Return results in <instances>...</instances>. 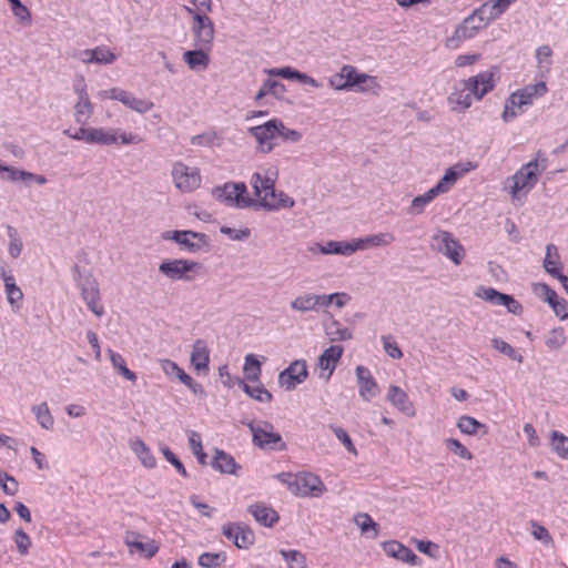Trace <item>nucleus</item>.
Returning <instances> with one entry per match:
<instances>
[{"label": "nucleus", "mask_w": 568, "mask_h": 568, "mask_svg": "<svg viewBox=\"0 0 568 568\" xmlns=\"http://www.w3.org/2000/svg\"><path fill=\"white\" fill-rule=\"evenodd\" d=\"M551 55L552 50L549 45H540L536 50V59L538 62V68L541 70L542 74L549 73L551 69Z\"/></svg>", "instance_id": "4d7b16f0"}, {"label": "nucleus", "mask_w": 568, "mask_h": 568, "mask_svg": "<svg viewBox=\"0 0 568 568\" xmlns=\"http://www.w3.org/2000/svg\"><path fill=\"white\" fill-rule=\"evenodd\" d=\"M445 445L449 452L454 453L463 459L471 460L474 457L470 450L456 438H446Z\"/></svg>", "instance_id": "bf43d9fd"}, {"label": "nucleus", "mask_w": 568, "mask_h": 568, "mask_svg": "<svg viewBox=\"0 0 568 568\" xmlns=\"http://www.w3.org/2000/svg\"><path fill=\"white\" fill-rule=\"evenodd\" d=\"M211 466L214 470L229 475H237V471L241 469V466L231 454L219 448L214 450Z\"/></svg>", "instance_id": "c85d7f7f"}, {"label": "nucleus", "mask_w": 568, "mask_h": 568, "mask_svg": "<svg viewBox=\"0 0 568 568\" xmlns=\"http://www.w3.org/2000/svg\"><path fill=\"white\" fill-rule=\"evenodd\" d=\"M355 372H356L359 396L364 400L371 402V399L374 398L378 394L377 382L373 377L371 371L363 365H358L356 367Z\"/></svg>", "instance_id": "393cba45"}, {"label": "nucleus", "mask_w": 568, "mask_h": 568, "mask_svg": "<svg viewBox=\"0 0 568 568\" xmlns=\"http://www.w3.org/2000/svg\"><path fill=\"white\" fill-rule=\"evenodd\" d=\"M108 354L112 363V366L118 371V373L123 378L132 383H135L138 379L136 374L128 368L124 357L120 353H116L111 348L108 349Z\"/></svg>", "instance_id": "c03bdc74"}, {"label": "nucleus", "mask_w": 568, "mask_h": 568, "mask_svg": "<svg viewBox=\"0 0 568 568\" xmlns=\"http://www.w3.org/2000/svg\"><path fill=\"white\" fill-rule=\"evenodd\" d=\"M248 132L256 139L261 150L268 153L273 150L271 140L277 136V119H272L264 124L252 126L248 129Z\"/></svg>", "instance_id": "412c9836"}, {"label": "nucleus", "mask_w": 568, "mask_h": 568, "mask_svg": "<svg viewBox=\"0 0 568 568\" xmlns=\"http://www.w3.org/2000/svg\"><path fill=\"white\" fill-rule=\"evenodd\" d=\"M439 194H442L440 191L436 190V186H433L424 194L415 196L408 207V213L412 215L422 214L425 207Z\"/></svg>", "instance_id": "a19ab883"}, {"label": "nucleus", "mask_w": 568, "mask_h": 568, "mask_svg": "<svg viewBox=\"0 0 568 568\" xmlns=\"http://www.w3.org/2000/svg\"><path fill=\"white\" fill-rule=\"evenodd\" d=\"M247 511L264 527H273L280 520L277 511L263 503L251 505Z\"/></svg>", "instance_id": "c756f323"}, {"label": "nucleus", "mask_w": 568, "mask_h": 568, "mask_svg": "<svg viewBox=\"0 0 568 568\" xmlns=\"http://www.w3.org/2000/svg\"><path fill=\"white\" fill-rule=\"evenodd\" d=\"M163 239L174 241L189 253L207 251L210 247V239L205 233L191 230L168 231L163 234Z\"/></svg>", "instance_id": "f8f14e48"}, {"label": "nucleus", "mask_w": 568, "mask_h": 568, "mask_svg": "<svg viewBox=\"0 0 568 568\" xmlns=\"http://www.w3.org/2000/svg\"><path fill=\"white\" fill-rule=\"evenodd\" d=\"M93 114V105L89 98L78 99L74 105V120L81 125H85Z\"/></svg>", "instance_id": "8fccbe9b"}, {"label": "nucleus", "mask_w": 568, "mask_h": 568, "mask_svg": "<svg viewBox=\"0 0 568 568\" xmlns=\"http://www.w3.org/2000/svg\"><path fill=\"white\" fill-rule=\"evenodd\" d=\"M548 92L546 82L539 81L534 84H527L521 89L514 91L506 100L501 119L510 122L520 115L523 108L532 105L537 98L544 97Z\"/></svg>", "instance_id": "7ed1b4c3"}, {"label": "nucleus", "mask_w": 568, "mask_h": 568, "mask_svg": "<svg viewBox=\"0 0 568 568\" xmlns=\"http://www.w3.org/2000/svg\"><path fill=\"white\" fill-rule=\"evenodd\" d=\"M90 144L112 145L118 144V131L115 129L92 128L89 135Z\"/></svg>", "instance_id": "58836bf2"}, {"label": "nucleus", "mask_w": 568, "mask_h": 568, "mask_svg": "<svg viewBox=\"0 0 568 568\" xmlns=\"http://www.w3.org/2000/svg\"><path fill=\"white\" fill-rule=\"evenodd\" d=\"M199 266L195 261L175 258L163 261L159 265V271L171 281H192L193 277L189 273Z\"/></svg>", "instance_id": "4468645a"}, {"label": "nucleus", "mask_w": 568, "mask_h": 568, "mask_svg": "<svg viewBox=\"0 0 568 568\" xmlns=\"http://www.w3.org/2000/svg\"><path fill=\"white\" fill-rule=\"evenodd\" d=\"M474 94L470 92V87L467 85L466 80H462L454 87L447 101L453 111L465 112L471 106Z\"/></svg>", "instance_id": "4be33fe9"}, {"label": "nucleus", "mask_w": 568, "mask_h": 568, "mask_svg": "<svg viewBox=\"0 0 568 568\" xmlns=\"http://www.w3.org/2000/svg\"><path fill=\"white\" fill-rule=\"evenodd\" d=\"M476 296L491 303L493 305H503L511 314L520 315L523 313V305L511 295L500 293L493 287H479Z\"/></svg>", "instance_id": "a211bd4d"}, {"label": "nucleus", "mask_w": 568, "mask_h": 568, "mask_svg": "<svg viewBox=\"0 0 568 568\" xmlns=\"http://www.w3.org/2000/svg\"><path fill=\"white\" fill-rule=\"evenodd\" d=\"M551 448L562 459L568 457V437L558 430L550 434Z\"/></svg>", "instance_id": "5fc2aeb1"}, {"label": "nucleus", "mask_w": 568, "mask_h": 568, "mask_svg": "<svg viewBox=\"0 0 568 568\" xmlns=\"http://www.w3.org/2000/svg\"><path fill=\"white\" fill-rule=\"evenodd\" d=\"M387 400L400 413L414 417L416 410L407 393L399 386L390 385L387 390Z\"/></svg>", "instance_id": "cd10ccee"}, {"label": "nucleus", "mask_w": 568, "mask_h": 568, "mask_svg": "<svg viewBox=\"0 0 568 568\" xmlns=\"http://www.w3.org/2000/svg\"><path fill=\"white\" fill-rule=\"evenodd\" d=\"M548 168V159L541 151L524 164L514 175L506 180V189L511 199H518L520 193L527 195L538 183L540 174Z\"/></svg>", "instance_id": "f03ea898"}, {"label": "nucleus", "mask_w": 568, "mask_h": 568, "mask_svg": "<svg viewBox=\"0 0 568 568\" xmlns=\"http://www.w3.org/2000/svg\"><path fill=\"white\" fill-rule=\"evenodd\" d=\"M276 178L277 172L271 170L255 172L252 175L251 184L258 199V205L270 211L293 207L295 202L292 197L284 192H276Z\"/></svg>", "instance_id": "f257e3e1"}, {"label": "nucleus", "mask_w": 568, "mask_h": 568, "mask_svg": "<svg viewBox=\"0 0 568 568\" xmlns=\"http://www.w3.org/2000/svg\"><path fill=\"white\" fill-rule=\"evenodd\" d=\"M210 364V352L204 341L196 339L192 346L191 365L197 373L207 372Z\"/></svg>", "instance_id": "2f4dec72"}, {"label": "nucleus", "mask_w": 568, "mask_h": 568, "mask_svg": "<svg viewBox=\"0 0 568 568\" xmlns=\"http://www.w3.org/2000/svg\"><path fill=\"white\" fill-rule=\"evenodd\" d=\"M344 353V347L341 345H332L323 351L317 361V366L322 373L320 377L328 381L337 367Z\"/></svg>", "instance_id": "aec40b11"}, {"label": "nucleus", "mask_w": 568, "mask_h": 568, "mask_svg": "<svg viewBox=\"0 0 568 568\" xmlns=\"http://www.w3.org/2000/svg\"><path fill=\"white\" fill-rule=\"evenodd\" d=\"M323 306L328 307L332 304L336 305L338 308L344 307L348 301L351 300V296L345 292H336L332 294H323Z\"/></svg>", "instance_id": "052dcab7"}, {"label": "nucleus", "mask_w": 568, "mask_h": 568, "mask_svg": "<svg viewBox=\"0 0 568 568\" xmlns=\"http://www.w3.org/2000/svg\"><path fill=\"white\" fill-rule=\"evenodd\" d=\"M323 294L307 293L295 297L290 306L293 311L305 313L311 311H318L323 306Z\"/></svg>", "instance_id": "7c9ffc66"}, {"label": "nucleus", "mask_w": 568, "mask_h": 568, "mask_svg": "<svg viewBox=\"0 0 568 568\" xmlns=\"http://www.w3.org/2000/svg\"><path fill=\"white\" fill-rule=\"evenodd\" d=\"M0 277L4 284V293L8 303L12 308L19 310L23 300V292L17 285L13 274L7 270L4 264H0Z\"/></svg>", "instance_id": "a878e982"}, {"label": "nucleus", "mask_w": 568, "mask_h": 568, "mask_svg": "<svg viewBox=\"0 0 568 568\" xmlns=\"http://www.w3.org/2000/svg\"><path fill=\"white\" fill-rule=\"evenodd\" d=\"M278 478L287 485L291 493L300 497H321L326 491L321 477L313 473L280 474Z\"/></svg>", "instance_id": "39448f33"}, {"label": "nucleus", "mask_w": 568, "mask_h": 568, "mask_svg": "<svg viewBox=\"0 0 568 568\" xmlns=\"http://www.w3.org/2000/svg\"><path fill=\"white\" fill-rule=\"evenodd\" d=\"M456 426L462 434L468 436H485L489 433V428L486 424L480 423L475 417H471L469 415L460 416L457 419Z\"/></svg>", "instance_id": "72a5a7b5"}, {"label": "nucleus", "mask_w": 568, "mask_h": 568, "mask_svg": "<svg viewBox=\"0 0 568 568\" xmlns=\"http://www.w3.org/2000/svg\"><path fill=\"white\" fill-rule=\"evenodd\" d=\"M286 92L284 83L274 79H267L255 95V101L260 102L266 95H273L276 99H282Z\"/></svg>", "instance_id": "79ce46f5"}, {"label": "nucleus", "mask_w": 568, "mask_h": 568, "mask_svg": "<svg viewBox=\"0 0 568 568\" xmlns=\"http://www.w3.org/2000/svg\"><path fill=\"white\" fill-rule=\"evenodd\" d=\"M73 280L80 291L81 297L87 307L98 317L105 314V308L101 302V292L98 280L92 272L82 271L78 264L72 267Z\"/></svg>", "instance_id": "20e7f679"}, {"label": "nucleus", "mask_w": 568, "mask_h": 568, "mask_svg": "<svg viewBox=\"0 0 568 568\" xmlns=\"http://www.w3.org/2000/svg\"><path fill=\"white\" fill-rule=\"evenodd\" d=\"M226 556L224 552H203L199 557V565L203 568H216L225 561Z\"/></svg>", "instance_id": "13d9d810"}, {"label": "nucleus", "mask_w": 568, "mask_h": 568, "mask_svg": "<svg viewBox=\"0 0 568 568\" xmlns=\"http://www.w3.org/2000/svg\"><path fill=\"white\" fill-rule=\"evenodd\" d=\"M83 63L111 64L116 60V54L106 45H98L93 49H85L75 55Z\"/></svg>", "instance_id": "bb28decb"}, {"label": "nucleus", "mask_w": 568, "mask_h": 568, "mask_svg": "<svg viewBox=\"0 0 568 568\" xmlns=\"http://www.w3.org/2000/svg\"><path fill=\"white\" fill-rule=\"evenodd\" d=\"M14 542L17 545L18 551L20 555L24 556L29 552V549L32 545L31 538L29 535L22 529H18L14 532Z\"/></svg>", "instance_id": "338daca9"}, {"label": "nucleus", "mask_w": 568, "mask_h": 568, "mask_svg": "<svg viewBox=\"0 0 568 568\" xmlns=\"http://www.w3.org/2000/svg\"><path fill=\"white\" fill-rule=\"evenodd\" d=\"M491 346L514 362L519 364L524 362V356L520 352L499 337H494L491 339Z\"/></svg>", "instance_id": "3c124183"}, {"label": "nucleus", "mask_w": 568, "mask_h": 568, "mask_svg": "<svg viewBox=\"0 0 568 568\" xmlns=\"http://www.w3.org/2000/svg\"><path fill=\"white\" fill-rule=\"evenodd\" d=\"M140 537V534L129 531L125 535L124 542L131 549V551L134 549L141 554H144L146 558H152L153 556H155L156 552L159 551V546L156 545V542L154 540L143 542L139 540Z\"/></svg>", "instance_id": "473e14b6"}, {"label": "nucleus", "mask_w": 568, "mask_h": 568, "mask_svg": "<svg viewBox=\"0 0 568 568\" xmlns=\"http://www.w3.org/2000/svg\"><path fill=\"white\" fill-rule=\"evenodd\" d=\"M382 547L388 557L410 564L412 566H419L422 562L420 558L410 548L397 540L385 541Z\"/></svg>", "instance_id": "5701e85b"}, {"label": "nucleus", "mask_w": 568, "mask_h": 568, "mask_svg": "<svg viewBox=\"0 0 568 568\" xmlns=\"http://www.w3.org/2000/svg\"><path fill=\"white\" fill-rule=\"evenodd\" d=\"M244 381L260 382L262 375V363L255 354H247L244 358Z\"/></svg>", "instance_id": "37998d69"}, {"label": "nucleus", "mask_w": 568, "mask_h": 568, "mask_svg": "<svg viewBox=\"0 0 568 568\" xmlns=\"http://www.w3.org/2000/svg\"><path fill=\"white\" fill-rule=\"evenodd\" d=\"M354 521L361 528L362 532H367L373 529L375 531L374 537L378 534V525L373 520V518L366 513H359L355 515Z\"/></svg>", "instance_id": "680f3d73"}, {"label": "nucleus", "mask_w": 568, "mask_h": 568, "mask_svg": "<svg viewBox=\"0 0 568 568\" xmlns=\"http://www.w3.org/2000/svg\"><path fill=\"white\" fill-rule=\"evenodd\" d=\"M186 12L192 17V33L195 48L212 49L215 28L213 20L203 12L191 10V7H185Z\"/></svg>", "instance_id": "1a4fd4ad"}, {"label": "nucleus", "mask_w": 568, "mask_h": 568, "mask_svg": "<svg viewBox=\"0 0 568 568\" xmlns=\"http://www.w3.org/2000/svg\"><path fill=\"white\" fill-rule=\"evenodd\" d=\"M566 343L567 335L562 326L554 327L545 337V345L550 352L560 349Z\"/></svg>", "instance_id": "49530a36"}, {"label": "nucleus", "mask_w": 568, "mask_h": 568, "mask_svg": "<svg viewBox=\"0 0 568 568\" xmlns=\"http://www.w3.org/2000/svg\"><path fill=\"white\" fill-rule=\"evenodd\" d=\"M382 343L384 351L394 359H399L403 357V352L399 348L397 342L392 335H383Z\"/></svg>", "instance_id": "0e129e2a"}, {"label": "nucleus", "mask_w": 568, "mask_h": 568, "mask_svg": "<svg viewBox=\"0 0 568 568\" xmlns=\"http://www.w3.org/2000/svg\"><path fill=\"white\" fill-rule=\"evenodd\" d=\"M212 195L230 207L246 209L255 204L244 182H226L213 187Z\"/></svg>", "instance_id": "423d86ee"}, {"label": "nucleus", "mask_w": 568, "mask_h": 568, "mask_svg": "<svg viewBox=\"0 0 568 568\" xmlns=\"http://www.w3.org/2000/svg\"><path fill=\"white\" fill-rule=\"evenodd\" d=\"M243 424L252 433V442L254 446L266 449L282 452L286 449V444L280 433L274 430L272 423L264 420L256 424L253 420L243 422Z\"/></svg>", "instance_id": "0eeeda50"}, {"label": "nucleus", "mask_w": 568, "mask_h": 568, "mask_svg": "<svg viewBox=\"0 0 568 568\" xmlns=\"http://www.w3.org/2000/svg\"><path fill=\"white\" fill-rule=\"evenodd\" d=\"M325 332L332 342H344L353 337L352 331L336 320L326 326Z\"/></svg>", "instance_id": "09e8293b"}, {"label": "nucleus", "mask_w": 568, "mask_h": 568, "mask_svg": "<svg viewBox=\"0 0 568 568\" xmlns=\"http://www.w3.org/2000/svg\"><path fill=\"white\" fill-rule=\"evenodd\" d=\"M32 413L36 416L38 424L45 430H51L54 427V418L50 412L47 402L32 406Z\"/></svg>", "instance_id": "a18cd8bd"}, {"label": "nucleus", "mask_w": 568, "mask_h": 568, "mask_svg": "<svg viewBox=\"0 0 568 568\" xmlns=\"http://www.w3.org/2000/svg\"><path fill=\"white\" fill-rule=\"evenodd\" d=\"M277 136H281L284 141L298 142L302 139V133L286 128L283 121L277 119Z\"/></svg>", "instance_id": "774afa93"}, {"label": "nucleus", "mask_w": 568, "mask_h": 568, "mask_svg": "<svg viewBox=\"0 0 568 568\" xmlns=\"http://www.w3.org/2000/svg\"><path fill=\"white\" fill-rule=\"evenodd\" d=\"M498 73V68L493 67L489 70L479 72L475 77H470L466 79L467 85L470 87V92H473L474 98L476 100H481L487 93L493 91L496 87V74Z\"/></svg>", "instance_id": "f3484780"}, {"label": "nucleus", "mask_w": 568, "mask_h": 568, "mask_svg": "<svg viewBox=\"0 0 568 568\" xmlns=\"http://www.w3.org/2000/svg\"><path fill=\"white\" fill-rule=\"evenodd\" d=\"M430 247L445 255L455 265H459L465 257V248L454 235L444 230L437 231L432 236Z\"/></svg>", "instance_id": "9d476101"}, {"label": "nucleus", "mask_w": 568, "mask_h": 568, "mask_svg": "<svg viewBox=\"0 0 568 568\" xmlns=\"http://www.w3.org/2000/svg\"><path fill=\"white\" fill-rule=\"evenodd\" d=\"M222 534L239 549H248L255 541L254 531L243 523L224 524Z\"/></svg>", "instance_id": "dca6fc26"}, {"label": "nucleus", "mask_w": 568, "mask_h": 568, "mask_svg": "<svg viewBox=\"0 0 568 568\" xmlns=\"http://www.w3.org/2000/svg\"><path fill=\"white\" fill-rule=\"evenodd\" d=\"M476 169V165L468 161L464 163H457L450 168H448L444 174V176L437 182L436 190H439L440 193H446L449 189L457 182L458 179L464 176L466 173Z\"/></svg>", "instance_id": "b1692460"}, {"label": "nucleus", "mask_w": 568, "mask_h": 568, "mask_svg": "<svg viewBox=\"0 0 568 568\" xmlns=\"http://www.w3.org/2000/svg\"><path fill=\"white\" fill-rule=\"evenodd\" d=\"M172 178L176 189L183 193L193 192L201 185V174L197 168H191L182 162L173 165Z\"/></svg>", "instance_id": "ddd939ff"}, {"label": "nucleus", "mask_w": 568, "mask_h": 568, "mask_svg": "<svg viewBox=\"0 0 568 568\" xmlns=\"http://www.w3.org/2000/svg\"><path fill=\"white\" fill-rule=\"evenodd\" d=\"M367 81L375 83V78L366 73H359L351 64H344L337 73L329 77L328 84L336 91H349L356 88L357 91L365 92L367 89L362 87V84Z\"/></svg>", "instance_id": "6e6552de"}, {"label": "nucleus", "mask_w": 568, "mask_h": 568, "mask_svg": "<svg viewBox=\"0 0 568 568\" xmlns=\"http://www.w3.org/2000/svg\"><path fill=\"white\" fill-rule=\"evenodd\" d=\"M7 234L9 237L8 253L12 258H18L23 248L22 240L12 225H7Z\"/></svg>", "instance_id": "864d4df0"}, {"label": "nucleus", "mask_w": 568, "mask_h": 568, "mask_svg": "<svg viewBox=\"0 0 568 568\" xmlns=\"http://www.w3.org/2000/svg\"><path fill=\"white\" fill-rule=\"evenodd\" d=\"M212 49L195 48L183 53V60L191 70H204L210 64L209 52Z\"/></svg>", "instance_id": "c9c22d12"}, {"label": "nucleus", "mask_w": 568, "mask_h": 568, "mask_svg": "<svg viewBox=\"0 0 568 568\" xmlns=\"http://www.w3.org/2000/svg\"><path fill=\"white\" fill-rule=\"evenodd\" d=\"M312 252H320L322 254H337L349 256L354 254L352 241H328L324 245L316 244L315 247L311 248Z\"/></svg>", "instance_id": "e433bc0d"}, {"label": "nucleus", "mask_w": 568, "mask_h": 568, "mask_svg": "<svg viewBox=\"0 0 568 568\" xmlns=\"http://www.w3.org/2000/svg\"><path fill=\"white\" fill-rule=\"evenodd\" d=\"M130 446L144 467L152 469L156 466V459L154 455L142 439L136 438L135 440L131 442Z\"/></svg>", "instance_id": "ea45409f"}, {"label": "nucleus", "mask_w": 568, "mask_h": 568, "mask_svg": "<svg viewBox=\"0 0 568 568\" xmlns=\"http://www.w3.org/2000/svg\"><path fill=\"white\" fill-rule=\"evenodd\" d=\"M191 143L193 145L201 146H220L222 143V136L215 131H207L197 135L192 136Z\"/></svg>", "instance_id": "6e6d98bb"}, {"label": "nucleus", "mask_w": 568, "mask_h": 568, "mask_svg": "<svg viewBox=\"0 0 568 568\" xmlns=\"http://www.w3.org/2000/svg\"><path fill=\"white\" fill-rule=\"evenodd\" d=\"M11 4V11L14 14V17L21 21L31 23V13L30 10L21 3L20 0H8Z\"/></svg>", "instance_id": "69168bd1"}, {"label": "nucleus", "mask_w": 568, "mask_h": 568, "mask_svg": "<svg viewBox=\"0 0 568 568\" xmlns=\"http://www.w3.org/2000/svg\"><path fill=\"white\" fill-rule=\"evenodd\" d=\"M483 13L479 8L465 18L463 22L456 27L454 34L448 38L447 45L457 48L460 42L474 38L480 30L486 28L490 21L488 18L485 19Z\"/></svg>", "instance_id": "9b49d317"}, {"label": "nucleus", "mask_w": 568, "mask_h": 568, "mask_svg": "<svg viewBox=\"0 0 568 568\" xmlns=\"http://www.w3.org/2000/svg\"><path fill=\"white\" fill-rule=\"evenodd\" d=\"M544 268L552 277L558 276L561 273L562 264L558 248L555 244L550 243L546 246V255L544 258Z\"/></svg>", "instance_id": "4c0bfd02"}, {"label": "nucleus", "mask_w": 568, "mask_h": 568, "mask_svg": "<svg viewBox=\"0 0 568 568\" xmlns=\"http://www.w3.org/2000/svg\"><path fill=\"white\" fill-rule=\"evenodd\" d=\"M280 554L286 561L288 568H307L306 556L296 549H281Z\"/></svg>", "instance_id": "603ef678"}, {"label": "nucleus", "mask_w": 568, "mask_h": 568, "mask_svg": "<svg viewBox=\"0 0 568 568\" xmlns=\"http://www.w3.org/2000/svg\"><path fill=\"white\" fill-rule=\"evenodd\" d=\"M534 292L544 295L545 301L552 308L557 317H559L561 321L568 320V302L565 298L559 297L557 292L552 290L548 284H534Z\"/></svg>", "instance_id": "6ab92c4d"}, {"label": "nucleus", "mask_w": 568, "mask_h": 568, "mask_svg": "<svg viewBox=\"0 0 568 568\" xmlns=\"http://www.w3.org/2000/svg\"><path fill=\"white\" fill-rule=\"evenodd\" d=\"M517 0H490L480 7V10L485 13L489 10L488 20L493 21L505 13L509 7Z\"/></svg>", "instance_id": "de8ad7c7"}, {"label": "nucleus", "mask_w": 568, "mask_h": 568, "mask_svg": "<svg viewBox=\"0 0 568 568\" xmlns=\"http://www.w3.org/2000/svg\"><path fill=\"white\" fill-rule=\"evenodd\" d=\"M235 384L252 399L260 403H271L273 400V395L268 392L265 386L258 382L257 385H248L244 379L240 377H235Z\"/></svg>", "instance_id": "f704fd0d"}, {"label": "nucleus", "mask_w": 568, "mask_h": 568, "mask_svg": "<svg viewBox=\"0 0 568 568\" xmlns=\"http://www.w3.org/2000/svg\"><path fill=\"white\" fill-rule=\"evenodd\" d=\"M160 450L162 453V455L164 456V458L171 464L174 466V468L176 469V471L183 476L184 478H187L189 477V473L187 470L185 469L184 465L182 464V462L174 455V453L165 445L161 446L160 447Z\"/></svg>", "instance_id": "e2e57ef3"}, {"label": "nucleus", "mask_w": 568, "mask_h": 568, "mask_svg": "<svg viewBox=\"0 0 568 568\" xmlns=\"http://www.w3.org/2000/svg\"><path fill=\"white\" fill-rule=\"evenodd\" d=\"M308 377V369L305 359L293 361L278 374V384L285 390H293L297 385L304 383Z\"/></svg>", "instance_id": "2eb2a0df"}]
</instances>
